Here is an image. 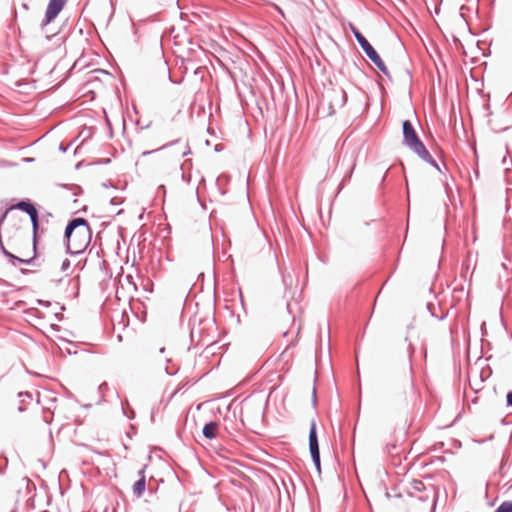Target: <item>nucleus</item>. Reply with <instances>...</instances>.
<instances>
[{"instance_id":"nucleus-1","label":"nucleus","mask_w":512,"mask_h":512,"mask_svg":"<svg viewBox=\"0 0 512 512\" xmlns=\"http://www.w3.org/2000/svg\"><path fill=\"white\" fill-rule=\"evenodd\" d=\"M91 228L84 218H75L65 229L67 250L71 254L83 252L91 242Z\"/></svg>"},{"instance_id":"nucleus-2","label":"nucleus","mask_w":512,"mask_h":512,"mask_svg":"<svg viewBox=\"0 0 512 512\" xmlns=\"http://www.w3.org/2000/svg\"><path fill=\"white\" fill-rule=\"evenodd\" d=\"M402 144L409 148L414 154H416L422 161L429 164L430 166L440 170L438 163L432 157L425 144L419 137L416 129L414 128L410 120L402 121Z\"/></svg>"},{"instance_id":"nucleus-3","label":"nucleus","mask_w":512,"mask_h":512,"mask_svg":"<svg viewBox=\"0 0 512 512\" xmlns=\"http://www.w3.org/2000/svg\"><path fill=\"white\" fill-rule=\"evenodd\" d=\"M32 404V395L28 392H21L15 398L11 399L7 407V416L10 420L21 422L26 420L23 415Z\"/></svg>"},{"instance_id":"nucleus-4","label":"nucleus","mask_w":512,"mask_h":512,"mask_svg":"<svg viewBox=\"0 0 512 512\" xmlns=\"http://www.w3.org/2000/svg\"><path fill=\"white\" fill-rule=\"evenodd\" d=\"M15 209L20 210L29 215L31 223H32L33 239H34V241H36L38 234H39V228H40L39 219H38V211H37L36 206L30 200H22V201L17 202L16 204L11 205L4 212L0 222L3 221V219L6 217V215L10 211L15 210Z\"/></svg>"},{"instance_id":"nucleus-5","label":"nucleus","mask_w":512,"mask_h":512,"mask_svg":"<svg viewBox=\"0 0 512 512\" xmlns=\"http://www.w3.org/2000/svg\"><path fill=\"white\" fill-rule=\"evenodd\" d=\"M35 242L36 241L33 240L31 243L28 239L20 241L19 245L13 247L14 253H10L4 247H2V249L5 255L12 257L19 262L28 263L36 256Z\"/></svg>"},{"instance_id":"nucleus-6","label":"nucleus","mask_w":512,"mask_h":512,"mask_svg":"<svg viewBox=\"0 0 512 512\" xmlns=\"http://www.w3.org/2000/svg\"><path fill=\"white\" fill-rule=\"evenodd\" d=\"M67 3V0H49L44 19L41 22V28L44 29L53 20L57 18L60 12L63 10Z\"/></svg>"},{"instance_id":"nucleus-7","label":"nucleus","mask_w":512,"mask_h":512,"mask_svg":"<svg viewBox=\"0 0 512 512\" xmlns=\"http://www.w3.org/2000/svg\"><path fill=\"white\" fill-rule=\"evenodd\" d=\"M309 450L313 459V462L316 466L318 472H320V453H319V444L316 432V423L315 421L311 422V427L309 431Z\"/></svg>"},{"instance_id":"nucleus-8","label":"nucleus","mask_w":512,"mask_h":512,"mask_svg":"<svg viewBox=\"0 0 512 512\" xmlns=\"http://www.w3.org/2000/svg\"><path fill=\"white\" fill-rule=\"evenodd\" d=\"M350 30L360 45L361 49L365 53V55L370 59H372L378 52L375 48L370 44V42L365 38V36L356 28L353 24H349Z\"/></svg>"},{"instance_id":"nucleus-9","label":"nucleus","mask_w":512,"mask_h":512,"mask_svg":"<svg viewBox=\"0 0 512 512\" xmlns=\"http://www.w3.org/2000/svg\"><path fill=\"white\" fill-rule=\"evenodd\" d=\"M165 353V347L158 343H151L145 347L144 355L150 361L168 362L169 359Z\"/></svg>"},{"instance_id":"nucleus-10","label":"nucleus","mask_w":512,"mask_h":512,"mask_svg":"<svg viewBox=\"0 0 512 512\" xmlns=\"http://www.w3.org/2000/svg\"><path fill=\"white\" fill-rule=\"evenodd\" d=\"M146 487V477L144 474V469H140L138 471V479L134 482L132 489L133 493L137 497H141L145 491Z\"/></svg>"},{"instance_id":"nucleus-11","label":"nucleus","mask_w":512,"mask_h":512,"mask_svg":"<svg viewBox=\"0 0 512 512\" xmlns=\"http://www.w3.org/2000/svg\"><path fill=\"white\" fill-rule=\"evenodd\" d=\"M370 61L391 81V74L379 54L375 55Z\"/></svg>"},{"instance_id":"nucleus-12","label":"nucleus","mask_w":512,"mask_h":512,"mask_svg":"<svg viewBox=\"0 0 512 512\" xmlns=\"http://www.w3.org/2000/svg\"><path fill=\"white\" fill-rule=\"evenodd\" d=\"M217 433H218V423L217 422L207 423L203 427V435L206 438L213 439L217 436Z\"/></svg>"},{"instance_id":"nucleus-13","label":"nucleus","mask_w":512,"mask_h":512,"mask_svg":"<svg viewBox=\"0 0 512 512\" xmlns=\"http://www.w3.org/2000/svg\"><path fill=\"white\" fill-rule=\"evenodd\" d=\"M410 490L411 492L412 491H415V492H421V491H424L425 490V486L423 484L422 481H419V480H413L411 483H410Z\"/></svg>"},{"instance_id":"nucleus-14","label":"nucleus","mask_w":512,"mask_h":512,"mask_svg":"<svg viewBox=\"0 0 512 512\" xmlns=\"http://www.w3.org/2000/svg\"><path fill=\"white\" fill-rule=\"evenodd\" d=\"M334 92L340 97V100L337 103V105L339 107H343L347 101V93L343 89H340V90L334 91Z\"/></svg>"},{"instance_id":"nucleus-15","label":"nucleus","mask_w":512,"mask_h":512,"mask_svg":"<svg viewBox=\"0 0 512 512\" xmlns=\"http://www.w3.org/2000/svg\"><path fill=\"white\" fill-rule=\"evenodd\" d=\"M495 512H512V502L502 503Z\"/></svg>"},{"instance_id":"nucleus-16","label":"nucleus","mask_w":512,"mask_h":512,"mask_svg":"<svg viewBox=\"0 0 512 512\" xmlns=\"http://www.w3.org/2000/svg\"><path fill=\"white\" fill-rule=\"evenodd\" d=\"M110 162H111L110 158H100V159H97L95 162H89L86 165L91 166L94 164H108Z\"/></svg>"},{"instance_id":"nucleus-17","label":"nucleus","mask_w":512,"mask_h":512,"mask_svg":"<svg viewBox=\"0 0 512 512\" xmlns=\"http://www.w3.org/2000/svg\"><path fill=\"white\" fill-rule=\"evenodd\" d=\"M72 144H73V142H70V143H68V144L60 143V145H59V150H60L61 152H67V151H68V149L70 148V146H71Z\"/></svg>"},{"instance_id":"nucleus-18","label":"nucleus","mask_w":512,"mask_h":512,"mask_svg":"<svg viewBox=\"0 0 512 512\" xmlns=\"http://www.w3.org/2000/svg\"><path fill=\"white\" fill-rule=\"evenodd\" d=\"M506 179L508 183L512 185V169L510 168L506 169Z\"/></svg>"},{"instance_id":"nucleus-19","label":"nucleus","mask_w":512,"mask_h":512,"mask_svg":"<svg viewBox=\"0 0 512 512\" xmlns=\"http://www.w3.org/2000/svg\"><path fill=\"white\" fill-rule=\"evenodd\" d=\"M69 268H70V261H69V259H65V260L62 262L61 269H62L63 271H67Z\"/></svg>"},{"instance_id":"nucleus-20","label":"nucleus","mask_w":512,"mask_h":512,"mask_svg":"<svg viewBox=\"0 0 512 512\" xmlns=\"http://www.w3.org/2000/svg\"><path fill=\"white\" fill-rule=\"evenodd\" d=\"M223 149H224V147H223V145H222V144H216V145L214 146V151H215V152H221V151H223Z\"/></svg>"},{"instance_id":"nucleus-21","label":"nucleus","mask_w":512,"mask_h":512,"mask_svg":"<svg viewBox=\"0 0 512 512\" xmlns=\"http://www.w3.org/2000/svg\"><path fill=\"white\" fill-rule=\"evenodd\" d=\"M22 161H23L24 163H33V162L35 161V158H33V157H24V158L22 159Z\"/></svg>"},{"instance_id":"nucleus-22","label":"nucleus","mask_w":512,"mask_h":512,"mask_svg":"<svg viewBox=\"0 0 512 512\" xmlns=\"http://www.w3.org/2000/svg\"><path fill=\"white\" fill-rule=\"evenodd\" d=\"M507 404L512 406V391L507 394Z\"/></svg>"},{"instance_id":"nucleus-23","label":"nucleus","mask_w":512,"mask_h":512,"mask_svg":"<svg viewBox=\"0 0 512 512\" xmlns=\"http://www.w3.org/2000/svg\"><path fill=\"white\" fill-rule=\"evenodd\" d=\"M186 148H187V151H184V152L182 153V156H186V155H188V154H190V153H191L190 148H189V146H188V143H186Z\"/></svg>"},{"instance_id":"nucleus-24","label":"nucleus","mask_w":512,"mask_h":512,"mask_svg":"<svg viewBox=\"0 0 512 512\" xmlns=\"http://www.w3.org/2000/svg\"><path fill=\"white\" fill-rule=\"evenodd\" d=\"M83 165H85L84 161H80L78 162L76 165H75V168L76 169H79L80 167H82Z\"/></svg>"},{"instance_id":"nucleus-25","label":"nucleus","mask_w":512,"mask_h":512,"mask_svg":"<svg viewBox=\"0 0 512 512\" xmlns=\"http://www.w3.org/2000/svg\"><path fill=\"white\" fill-rule=\"evenodd\" d=\"M177 142H179V140L171 141L168 145H165V146L161 147L160 149H163V148H165L166 146H172V145H174V144H175V143H177Z\"/></svg>"},{"instance_id":"nucleus-26","label":"nucleus","mask_w":512,"mask_h":512,"mask_svg":"<svg viewBox=\"0 0 512 512\" xmlns=\"http://www.w3.org/2000/svg\"><path fill=\"white\" fill-rule=\"evenodd\" d=\"M150 126H151V122L147 123L146 125L141 126L140 128L142 130H144V129H148Z\"/></svg>"},{"instance_id":"nucleus-27","label":"nucleus","mask_w":512,"mask_h":512,"mask_svg":"<svg viewBox=\"0 0 512 512\" xmlns=\"http://www.w3.org/2000/svg\"><path fill=\"white\" fill-rule=\"evenodd\" d=\"M445 192L449 193V192H453V190L449 185H446Z\"/></svg>"},{"instance_id":"nucleus-28","label":"nucleus","mask_w":512,"mask_h":512,"mask_svg":"<svg viewBox=\"0 0 512 512\" xmlns=\"http://www.w3.org/2000/svg\"><path fill=\"white\" fill-rule=\"evenodd\" d=\"M276 9H277V11L279 12V14H281V15L284 17V12H283V10H282L280 7H278V6H276Z\"/></svg>"},{"instance_id":"nucleus-29","label":"nucleus","mask_w":512,"mask_h":512,"mask_svg":"<svg viewBox=\"0 0 512 512\" xmlns=\"http://www.w3.org/2000/svg\"><path fill=\"white\" fill-rule=\"evenodd\" d=\"M158 150L159 149H156V151H158ZM153 152H155V150H153V151H145V152H143V155H148V154H151Z\"/></svg>"},{"instance_id":"nucleus-30","label":"nucleus","mask_w":512,"mask_h":512,"mask_svg":"<svg viewBox=\"0 0 512 512\" xmlns=\"http://www.w3.org/2000/svg\"><path fill=\"white\" fill-rule=\"evenodd\" d=\"M505 192H507V193L512 192V187L511 186L506 187Z\"/></svg>"},{"instance_id":"nucleus-31","label":"nucleus","mask_w":512,"mask_h":512,"mask_svg":"<svg viewBox=\"0 0 512 512\" xmlns=\"http://www.w3.org/2000/svg\"><path fill=\"white\" fill-rule=\"evenodd\" d=\"M406 73H407V75H408L409 79L411 80V79H412V74H411V72L407 69V70H406Z\"/></svg>"},{"instance_id":"nucleus-32","label":"nucleus","mask_w":512,"mask_h":512,"mask_svg":"<svg viewBox=\"0 0 512 512\" xmlns=\"http://www.w3.org/2000/svg\"><path fill=\"white\" fill-rule=\"evenodd\" d=\"M22 8H23V9H25V10H28V8H29V7H28V4L23 3V4H22Z\"/></svg>"},{"instance_id":"nucleus-33","label":"nucleus","mask_w":512,"mask_h":512,"mask_svg":"<svg viewBox=\"0 0 512 512\" xmlns=\"http://www.w3.org/2000/svg\"><path fill=\"white\" fill-rule=\"evenodd\" d=\"M61 187L64 189H71L67 184H63Z\"/></svg>"},{"instance_id":"nucleus-34","label":"nucleus","mask_w":512,"mask_h":512,"mask_svg":"<svg viewBox=\"0 0 512 512\" xmlns=\"http://www.w3.org/2000/svg\"><path fill=\"white\" fill-rule=\"evenodd\" d=\"M160 189H163V192H165V187H164V185H160V186H159V188H158V191H159Z\"/></svg>"},{"instance_id":"nucleus-35","label":"nucleus","mask_w":512,"mask_h":512,"mask_svg":"<svg viewBox=\"0 0 512 512\" xmlns=\"http://www.w3.org/2000/svg\"><path fill=\"white\" fill-rule=\"evenodd\" d=\"M474 173H475L476 178H478V177H479V172H478V170H474Z\"/></svg>"},{"instance_id":"nucleus-36","label":"nucleus","mask_w":512,"mask_h":512,"mask_svg":"<svg viewBox=\"0 0 512 512\" xmlns=\"http://www.w3.org/2000/svg\"><path fill=\"white\" fill-rule=\"evenodd\" d=\"M341 190H342V186H341V185H339L338 190H337L336 192H337V193H340V192H341Z\"/></svg>"},{"instance_id":"nucleus-37","label":"nucleus","mask_w":512,"mask_h":512,"mask_svg":"<svg viewBox=\"0 0 512 512\" xmlns=\"http://www.w3.org/2000/svg\"><path fill=\"white\" fill-rule=\"evenodd\" d=\"M133 110L135 111V113H138V111H137L135 106H133Z\"/></svg>"}]
</instances>
